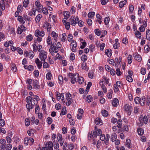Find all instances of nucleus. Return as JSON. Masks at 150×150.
Segmentation results:
<instances>
[{"instance_id": "f257e3e1", "label": "nucleus", "mask_w": 150, "mask_h": 150, "mask_svg": "<svg viewBox=\"0 0 150 150\" xmlns=\"http://www.w3.org/2000/svg\"><path fill=\"white\" fill-rule=\"evenodd\" d=\"M39 100V98L37 95H35L34 98L29 96L26 98L25 101L27 103L26 105V107L28 112H30V110L33 108L34 105H37L38 101Z\"/></svg>"}, {"instance_id": "f03ea898", "label": "nucleus", "mask_w": 150, "mask_h": 150, "mask_svg": "<svg viewBox=\"0 0 150 150\" xmlns=\"http://www.w3.org/2000/svg\"><path fill=\"white\" fill-rule=\"evenodd\" d=\"M47 53L45 51H42L39 53V58L42 62H45L47 58Z\"/></svg>"}, {"instance_id": "7ed1b4c3", "label": "nucleus", "mask_w": 150, "mask_h": 150, "mask_svg": "<svg viewBox=\"0 0 150 150\" xmlns=\"http://www.w3.org/2000/svg\"><path fill=\"white\" fill-rule=\"evenodd\" d=\"M53 144L51 142L49 141L46 144L45 147H43L42 150H53Z\"/></svg>"}, {"instance_id": "20e7f679", "label": "nucleus", "mask_w": 150, "mask_h": 150, "mask_svg": "<svg viewBox=\"0 0 150 150\" xmlns=\"http://www.w3.org/2000/svg\"><path fill=\"white\" fill-rule=\"evenodd\" d=\"M71 45V50L72 51L74 52H76V47L77 46L76 42L74 40L72 41Z\"/></svg>"}, {"instance_id": "39448f33", "label": "nucleus", "mask_w": 150, "mask_h": 150, "mask_svg": "<svg viewBox=\"0 0 150 150\" xmlns=\"http://www.w3.org/2000/svg\"><path fill=\"white\" fill-rule=\"evenodd\" d=\"M140 122L142 123H144L145 124H147L148 121V119L146 116L143 117L141 115L139 118Z\"/></svg>"}, {"instance_id": "423d86ee", "label": "nucleus", "mask_w": 150, "mask_h": 150, "mask_svg": "<svg viewBox=\"0 0 150 150\" xmlns=\"http://www.w3.org/2000/svg\"><path fill=\"white\" fill-rule=\"evenodd\" d=\"M68 76L71 79V82L72 84H74L76 81V77H74V74L69 73L68 74Z\"/></svg>"}, {"instance_id": "0eeeda50", "label": "nucleus", "mask_w": 150, "mask_h": 150, "mask_svg": "<svg viewBox=\"0 0 150 150\" xmlns=\"http://www.w3.org/2000/svg\"><path fill=\"white\" fill-rule=\"evenodd\" d=\"M97 136V135L96 131L95 132L92 131L91 132V133H90L88 135V139L90 141H91L92 138V137L93 138H94V137H96Z\"/></svg>"}, {"instance_id": "6e6552de", "label": "nucleus", "mask_w": 150, "mask_h": 150, "mask_svg": "<svg viewBox=\"0 0 150 150\" xmlns=\"http://www.w3.org/2000/svg\"><path fill=\"white\" fill-rule=\"evenodd\" d=\"M35 4L37 7L36 10L38 11H40L42 8H43V6L41 5L39 1H37L35 3Z\"/></svg>"}, {"instance_id": "1a4fd4ad", "label": "nucleus", "mask_w": 150, "mask_h": 150, "mask_svg": "<svg viewBox=\"0 0 150 150\" xmlns=\"http://www.w3.org/2000/svg\"><path fill=\"white\" fill-rule=\"evenodd\" d=\"M6 143V142L5 139H1L0 140V143L1 144V145L0 146V148L2 150H4L5 149Z\"/></svg>"}, {"instance_id": "9d476101", "label": "nucleus", "mask_w": 150, "mask_h": 150, "mask_svg": "<svg viewBox=\"0 0 150 150\" xmlns=\"http://www.w3.org/2000/svg\"><path fill=\"white\" fill-rule=\"evenodd\" d=\"M134 59L138 62H140L142 60L141 56L137 53H135L134 54Z\"/></svg>"}, {"instance_id": "9b49d317", "label": "nucleus", "mask_w": 150, "mask_h": 150, "mask_svg": "<svg viewBox=\"0 0 150 150\" xmlns=\"http://www.w3.org/2000/svg\"><path fill=\"white\" fill-rule=\"evenodd\" d=\"M38 82L37 80L34 81L33 83V86L34 88L38 89L40 88V86L38 85Z\"/></svg>"}, {"instance_id": "f8f14e48", "label": "nucleus", "mask_w": 150, "mask_h": 150, "mask_svg": "<svg viewBox=\"0 0 150 150\" xmlns=\"http://www.w3.org/2000/svg\"><path fill=\"white\" fill-rule=\"evenodd\" d=\"M35 62L37 65V66L39 69L41 68L42 66V62H40L38 58H36L35 61Z\"/></svg>"}, {"instance_id": "ddd939ff", "label": "nucleus", "mask_w": 150, "mask_h": 150, "mask_svg": "<svg viewBox=\"0 0 150 150\" xmlns=\"http://www.w3.org/2000/svg\"><path fill=\"white\" fill-rule=\"evenodd\" d=\"M95 123L97 125H101L103 123L100 117H98L95 120Z\"/></svg>"}, {"instance_id": "4468645a", "label": "nucleus", "mask_w": 150, "mask_h": 150, "mask_svg": "<svg viewBox=\"0 0 150 150\" xmlns=\"http://www.w3.org/2000/svg\"><path fill=\"white\" fill-rule=\"evenodd\" d=\"M145 103V96L142 97L140 99L139 103L142 106H144Z\"/></svg>"}, {"instance_id": "2eb2a0df", "label": "nucleus", "mask_w": 150, "mask_h": 150, "mask_svg": "<svg viewBox=\"0 0 150 150\" xmlns=\"http://www.w3.org/2000/svg\"><path fill=\"white\" fill-rule=\"evenodd\" d=\"M81 68L86 70V71H88V67H87V64L86 63L83 62L81 64Z\"/></svg>"}, {"instance_id": "dca6fc26", "label": "nucleus", "mask_w": 150, "mask_h": 150, "mask_svg": "<svg viewBox=\"0 0 150 150\" xmlns=\"http://www.w3.org/2000/svg\"><path fill=\"white\" fill-rule=\"evenodd\" d=\"M105 53L106 55L109 57H110L112 55L111 50L110 49H107L105 50Z\"/></svg>"}, {"instance_id": "f3484780", "label": "nucleus", "mask_w": 150, "mask_h": 150, "mask_svg": "<svg viewBox=\"0 0 150 150\" xmlns=\"http://www.w3.org/2000/svg\"><path fill=\"white\" fill-rule=\"evenodd\" d=\"M118 104V100L116 98H114L112 102V105L114 107L117 106Z\"/></svg>"}, {"instance_id": "a211bd4d", "label": "nucleus", "mask_w": 150, "mask_h": 150, "mask_svg": "<svg viewBox=\"0 0 150 150\" xmlns=\"http://www.w3.org/2000/svg\"><path fill=\"white\" fill-rule=\"evenodd\" d=\"M126 144L127 147L130 148H131V142L129 139H127L126 142Z\"/></svg>"}, {"instance_id": "6ab92c4d", "label": "nucleus", "mask_w": 150, "mask_h": 150, "mask_svg": "<svg viewBox=\"0 0 150 150\" xmlns=\"http://www.w3.org/2000/svg\"><path fill=\"white\" fill-rule=\"evenodd\" d=\"M52 36L54 38V40L55 42H57V39L58 37V35L54 31H52L51 33Z\"/></svg>"}, {"instance_id": "aec40b11", "label": "nucleus", "mask_w": 150, "mask_h": 150, "mask_svg": "<svg viewBox=\"0 0 150 150\" xmlns=\"http://www.w3.org/2000/svg\"><path fill=\"white\" fill-rule=\"evenodd\" d=\"M117 138V135L115 133L112 134L110 140L112 142L115 141Z\"/></svg>"}, {"instance_id": "412c9836", "label": "nucleus", "mask_w": 150, "mask_h": 150, "mask_svg": "<svg viewBox=\"0 0 150 150\" xmlns=\"http://www.w3.org/2000/svg\"><path fill=\"white\" fill-rule=\"evenodd\" d=\"M76 79L80 84H82L84 81L82 77H77Z\"/></svg>"}, {"instance_id": "4be33fe9", "label": "nucleus", "mask_w": 150, "mask_h": 150, "mask_svg": "<svg viewBox=\"0 0 150 150\" xmlns=\"http://www.w3.org/2000/svg\"><path fill=\"white\" fill-rule=\"evenodd\" d=\"M132 108L131 106L129 105L126 104L124 106V109L126 111H129Z\"/></svg>"}, {"instance_id": "5701e85b", "label": "nucleus", "mask_w": 150, "mask_h": 150, "mask_svg": "<svg viewBox=\"0 0 150 150\" xmlns=\"http://www.w3.org/2000/svg\"><path fill=\"white\" fill-rule=\"evenodd\" d=\"M11 69L13 72H15L16 70V67L15 64H12L11 65Z\"/></svg>"}, {"instance_id": "b1692460", "label": "nucleus", "mask_w": 150, "mask_h": 150, "mask_svg": "<svg viewBox=\"0 0 150 150\" xmlns=\"http://www.w3.org/2000/svg\"><path fill=\"white\" fill-rule=\"evenodd\" d=\"M86 100L88 103L91 102L93 100V98L91 95L87 96L86 98Z\"/></svg>"}, {"instance_id": "393cba45", "label": "nucleus", "mask_w": 150, "mask_h": 150, "mask_svg": "<svg viewBox=\"0 0 150 150\" xmlns=\"http://www.w3.org/2000/svg\"><path fill=\"white\" fill-rule=\"evenodd\" d=\"M67 100V106L70 105L73 102V101L72 99L70 98H69L66 99Z\"/></svg>"}, {"instance_id": "a878e982", "label": "nucleus", "mask_w": 150, "mask_h": 150, "mask_svg": "<svg viewBox=\"0 0 150 150\" xmlns=\"http://www.w3.org/2000/svg\"><path fill=\"white\" fill-rule=\"evenodd\" d=\"M29 3V0H24L23 3V6L25 8L27 7Z\"/></svg>"}, {"instance_id": "bb28decb", "label": "nucleus", "mask_w": 150, "mask_h": 150, "mask_svg": "<svg viewBox=\"0 0 150 150\" xmlns=\"http://www.w3.org/2000/svg\"><path fill=\"white\" fill-rule=\"evenodd\" d=\"M128 62L129 64H130L132 61V57L131 55L129 54L127 57Z\"/></svg>"}, {"instance_id": "cd10ccee", "label": "nucleus", "mask_w": 150, "mask_h": 150, "mask_svg": "<svg viewBox=\"0 0 150 150\" xmlns=\"http://www.w3.org/2000/svg\"><path fill=\"white\" fill-rule=\"evenodd\" d=\"M146 37L149 40H150V30H148L146 33Z\"/></svg>"}, {"instance_id": "c85d7f7f", "label": "nucleus", "mask_w": 150, "mask_h": 150, "mask_svg": "<svg viewBox=\"0 0 150 150\" xmlns=\"http://www.w3.org/2000/svg\"><path fill=\"white\" fill-rule=\"evenodd\" d=\"M138 133L139 135H142L144 133V131L141 128H138L137 129Z\"/></svg>"}, {"instance_id": "c756f323", "label": "nucleus", "mask_w": 150, "mask_h": 150, "mask_svg": "<svg viewBox=\"0 0 150 150\" xmlns=\"http://www.w3.org/2000/svg\"><path fill=\"white\" fill-rule=\"evenodd\" d=\"M95 15V13L94 12H89L88 14V17L89 18H92Z\"/></svg>"}, {"instance_id": "7c9ffc66", "label": "nucleus", "mask_w": 150, "mask_h": 150, "mask_svg": "<svg viewBox=\"0 0 150 150\" xmlns=\"http://www.w3.org/2000/svg\"><path fill=\"white\" fill-rule=\"evenodd\" d=\"M22 26L21 25L18 27L17 29V33L18 34H21L23 32V29H22Z\"/></svg>"}, {"instance_id": "2f4dec72", "label": "nucleus", "mask_w": 150, "mask_h": 150, "mask_svg": "<svg viewBox=\"0 0 150 150\" xmlns=\"http://www.w3.org/2000/svg\"><path fill=\"white\" fill-rule=\"evenodd\" d=\"M67 113V110L65 107H63L62 110L61 112L60 115H64Z\"/></svg>"}, {"instance_id": "473e14b6", "label": "nucleus", "mask_w": 150, "mask_h": 150, "mask_svg": "<svg viewBox=\"0 0 150 150\" xmlns=\"http://www.w3.org/2000/svg\"><path fill=\"white\" fill-rule=\"evenodd\" d=\"M113 93V91L111 89H110L107 95V97L109 99L112 98V94Z\"/></svg>"}, {"instance_id": "72a5a7b5", "label": "nucleus", "mask_w": 150, "mask_h": 150, "mask_svg": "<svg viewBox=\"0 0 150 150\" xmlns=\"http://www.w3.org/2000/svg\"><path fill=\"white\" fill-rule=\"evenodd\" d=\"M135 34L136 37L139 38H140L141 36V34L139 31H136L135 32Z\"/></svg>"}, {"instance_id": "f704fd0d", "label": "nucleus", "mask_w": 150, "mask_h": 150, "mask_svg": "<svg viewBox=\"0 0 150 150\" xmlns=\"http://www.w3.org/2000/svg\"><path fill=\"white\" fill-rule=\"evenodd\" d=\"M64 17L66 18H68L70 16V12L67 11H65L64 13Z\"/></svg>"}, {"instance_id": "c9c22d12", "label": "nucleus", "mask_w": 150, "mask_h": 150, "mask_svg": "<svg viewBox=\"0 0 150 150\" xmlns=\"http://www.w3.org/2000/svg\"><path fill=\"white\" fill-rule=\"evenodd\" d=\"M42 15L40 14H38L35 18V21L37 22H39L41 18H42Z\"/></svg>"}, {"instance_id": "e433bc0d", "label": "nucleus", "mask_w": 150, "mask_h": 150, "mask_svg": "<svg viewBox=\"0 0 150 150\" xmlns=\"http://www.w3.org/2000/svg\"><path fill=\"white\" fill-rule=\"evenodd\" d=\"M126 80L129 82H131L133 81V79L131 76L128 75L126 76Z\"/></svg>"}, {"instance_id": "4c0bfd02", "label": "nucleus", "mask_w": 150, "mask_h": 150, "mask_svg": "<svg viewBox=\"0 0 150 150\" xmlns=\"http://www.w3.org/2000/svg\"><path fill=\"white\" fill-rule=\"evenodd\" d=\"M102 114L103 116H107L108 115V112L105 110H103L102 112Z\"/></svg>"}, {"instance_id": "58836bf2", "label": "nucleus", "mask_w": 150, "mask_h": 150, "mask_svg": "<svg viewBox=\"0 0 150 150\" xmlns=\"http://www.w3.org/2000/svg\"><path fill=\"white\" fill-rule=\"evenodd\" d=\"M12 147L11 145L10 144H8L6 145V146H5V149L8 150H11Z\"/></svg>"}, {"instance_id": "ea45409f", "label": "nucleus", "mask_w": 150, "mask_h": 150, "mask_svg": "<svg viewBox=\"0 0 150 150\" xmlns=\"http://www.w3.org/2000/svg\"><path fill=\"white\" fill-rule=\"evenodd\" d=\"M33 39V36L32 35L30 34L26 36V39L27 41H30L32 40Z\"/></svg>"}, {"instance_id": "a19ab883", "label": "nucleus", "mask_w": 150, "mask_h": 150, "mask_svg": "<svg viewBox=\"0 0 150 150\" xmlns=\"http://www.w3.org/2000/svg\"><path fill=\"white\" fill-rule=\"evenodd\" d=\"M126 1H123L120 2L119 3V6L120 8H122L123 7L124 5L126 4Z\"/></svg>"}, {"instance_id": "79ce46f5", "label": "nucleus", "mask_w": 150, "mask_h": 150, "mask_svg": "<svg viewBox=\"0 0 150 150\" xmlns=\"http://www.w3.org/2000/svg\"><path fill=\"white\" fill-rule=\"evenodd\" d=\"M72 19H71L69 20L70 21V23H71V24L73 25H75L76 24V22H75V21L74 20V17H73Z\"/></svg>"}, {"instance_id": "37998d69", "label": "nucleus", "mask_w": 150, "mask_h": 150, "mask_svg": "<svg viewBox=\"0 0 150 150\" xmlns=\"http://www.w3.org/2000/svg\"><path fill=\"white\" fill-rule=\"evenodd\" d=\"M47 42L49 45H52L51 39L50 36H48L47 38Z\"/></svg>"}, {"instance_id": "c03bdc74", "label": "nucleus", "mask_w": 150, "mask_h": 150, "mask_svg": "<svg viewBox=\"0 0 150 150\" xmlns=\"http://www.w3.org/2000/svg\"><path fill=\"white\" fill-rule=\"evenodd\" d=\"M30 122L28 118H26L25 120V124L26 126H28L30 125Z\"/></svg>"}, {"instance_id": "a18cd8bd", "label": "nucleus", "mask_w": 150, "mask_h": 150, "mask_svg": "<svg viewBox=\"0 0 150 150\" xmlns=\"http://www.w3.org/2000/svg\"><path fill=\"white\" fill-rule=\"evenodd\" d=\"M62 41L63 42H64L65 41V40L66 39L67 35L65 33H63L62 35Z\"/></svg>"}, {"instance_id": "49530a36", "label": "nucleus", "mask_w": 150, "mask_h": 150, "mask_svg": "<svg viewBox=\"0 0 150 150\" xmlns=\"http://www.w3.org/2000/svg\"><path fill=\"white\" fill-rule=\"evenodd\" d=\"M100 86H101V88L103 91L105 93H106L107 92V88L105 85L104 84L102 83V85Z\"/></svg>"}, {"instance_id": "de8ad7c7", "label": "nucleus", "mask_w": 150, "mask_h": 150, "mask_svg": "<svg viewBox=\"0 0 150 150\" xmlns=\"http://www.w3.org/2000/svg\"><path fill=\"white\" fill-rule=\"evenodd\" d=\"M52 74L50 72L48 73L46 75V77L48 80H50L51 79Z\"/></svg>"}, {"instance_id": "09e8293b", "label": "nucleus", "mask_w": 150, "mask_h": 150, "mask_svg": "<svg viewBox=\"0 0 150 150\" xmlns=\"http://www.w3.org/2000/svg\"><path fill=\"white\" fill-rule=\"evenodd\" d=\"M122 120H119L117 121V127L119 128H120L122 126Z\"/></svg>"}, {"instance_id": "8fccbe9b", "label": "nucleus", "mask_w": 150, "mask_h": 150, "mask_svg": "<svg viewBox=\"0 0 150 150\" xmlns=\"http://www.w3.org/2000/svg\"><path fill=\"white\" fill-rule=\"evenodd\" d=\"M81 60L83 62L86 61L87 59V57L86 55H83L81 57Z\"/></svg>"}, {"instance_id": "3c124183", "label": "nucleus", "mask_w": 150, "mask_h": 150, "mask_svg": "<svg viewBox=\"0 0 150 150\" xmlns=\"http://www.w3.org/2000/svg\"><path fill=\"white\" fill-rule=\"evenodd\" d=\"M23 17L24 18L25 20H27L28 21H30L31 20V18L28 17L27 15H24L23 16Z\"/></svg>"}, {"instance_id": "603ef678", "label": "nucleus", "mask_w": 150, "mask_h": 150, "mask_svg": "<svg viewBox=\"0 0 150 150\" xmlns=\"http://www.w3.org/2000/svg\"><path fill=\"white\" fill-rule=\"evenodd\" d=\"M4 120L2 119H0V125L1 127H3L5 124Z\"/></svg>"}, {"instance_id": "864d4df0", "label": "nucleus", "mask_w": 150, "mask_h": 150, "mask_svg": "<svg viewBox=\"0 0 150 150\" xmlns=\"http://www.w3.org/2000/svg\"><path fill=\"white\" fill-rule=\"evenodd\" d=\"M109 20L110 18L109 17H107L105 18L104 22L106 25H107L109 23Z\"/></svg>"}, {"instance_id": "5fc2aeb1", "label": "nucleus", "mask_w": 150, "mask_h": 150, "mask_svg": "<svg viewBox=\"0 0 150 150\" xmlns=\"http://www.w3.org/2000/svg\"><path fill=\"white\" fill-rule=\"evenodd\" d=\"M113 47L115 49H117L120 47V44L119 43L117 42L113 45Z\"/></svg>"}, {"instance_id": "6e6d98bb", "label": "nucleus", "mask_w": 150, "mask_h": 150, "mask_svg": "<svg viewBox=\"0 0 150 150\" xmlns=\"http://www.w3.org/2000/svg\"><path fill=\"white\" fill-rule=\"evenodd\" d=\"M140 98L139 97H136L134 99V102L136 104H138L139 103Z\"/></svg>"}, {"instance_id": "4d7b16f0", "label": "nucleus", "mask_w": 150, "mask_h": 150, "mask_svg": "<svg viewBox=\"0 0 150 150\" xmlns=\"http://www.w3.org/2000/svg\"><path fill=\"white\" fill-rule=\"evenodd\" d=\"M115 72L118 76H120L122 74L121 72L120 71V69L118 68H117L116 69Z\"/></svg>"}, {"instance_id": "13d9d810", "label": "nucleus", "mask_w": 150, "mask_h": 150, "mask_svg": "<svg viewBox=\"0 0 150 150\" xmlns=\"http://www.w3.org/2000/svg\"><path fill=\"white\" fill-rule=\"evenodd\" d=\"M43 66L44 68H46L50 67V65L47 62H45L43 64Z\"/></svg>"}, {"instance_id": "bf43d9fd", "label": "nucleus", "mask_w": 150, "mask_h": 150, "mask_svg": "<svg viewBox=\"0 0 150 150\" xmlns=\"http://www.w3.org/2000/svg\"><path fill=\"white\" fill-rule=\"evenodd\" d=\"M141 74L143 75H145L146 73V70L145 68H142L141 69Z\"/></svg>"}, {"instance_id": "052dcab7", "label": "nucleus", "mask_w": 150, "mask_h": 150, "mask_svg": "<svg viewBox=\"0 0 150 150\" xmlns=\"http://www.w3.org/2000/svg\"><path fill=\"white\" fill-rule=\"evenodd\" d=\"M28 56L30 58H33L34 56V53L32 52H30Z\"/></svg>"}, {"instance_id": "680f3d73", "label": "nucleus", "mask_w": 150, "mask_h": 150, "mask_svg": "<svg viewBox=\"0 0 150 150\" xmlns=\"http://www.w3.org/2000/svg\"><path fill=\"white\" fill-rule=\"evenodd\" d=\"M114 91L115 93L117 92L119 90V89L118 88V86H117L115 84H114Z\"/></svg>"}, {"instance_id": "e2e57ef3", "label": "nucleus", "mask_w": 150, "mask_h": 150, "mask_svg": "<svg viewBox=\"0 0 150 150\" xmlns=\"http://www.w3.org/2000/svg\"><path fill=\"white\" fill-rule=\"evenodd\" d=\"M18 20L20 22H21L22 23H24V22L23 21V20L22 17L21 16H18Z\"/></svg>"}, {"instance_id": "0e129e2a", "label": "nucleus", "mask_w": 150, "mask_h": 150, "mask_svg": "<svg viewBox=\"0 0 150 150\" xmlns=\"http://www.w3.org/2000/svg\"><path fill=\"white\" fill-rule=\"evenodd\" d=\"M58 79L59 80V83H62V81L63 80L62 76L61 75H59L58 76Z\"/></svg>"}, {"instance_id": "69168bd1", "label": "nucleus", "mask_w": 150, "mask_h": 150, "mask_svg": "<svg viewBox=\"0 0 150 150\" xmlns=\"http://www.w3.org/2000/svg\"><path fill=\"white\" fill-rule=\"evenodd\" d=\"M47 123L49 124L52 123V119L50 117L47 118Z\"/></svg>"}, {"instance_id": "338daca9", "label": "nucleus", "mask_w": 150, "mask_h": 150, "mask_svg": "<svg viewBox=\"0 0 150 150\" xmlns=\"http://www.w3.org/2000/svg\"><path fill=\"white\" fill-rule=\"evenodd\" d=\"M42 11L43 13L45 14H47L48 13V11L47 9L45 8H42Z\"/></svg>"}, {"instance_id": "774afa93", "label": "nucleus", "mask_w": 150, "mask_h": 150, "mask_svg": "<svg viewBox=\"0 0 150 150\" xmlns=\"http://www.w3.org/2000/svg\"><path fill=\"white\" fill-rule=\"evenodd\" d=\"M95 33L98 36H99L100 35V31L98 29H96L95 30Z\"/></svg>"}]
</instances>
